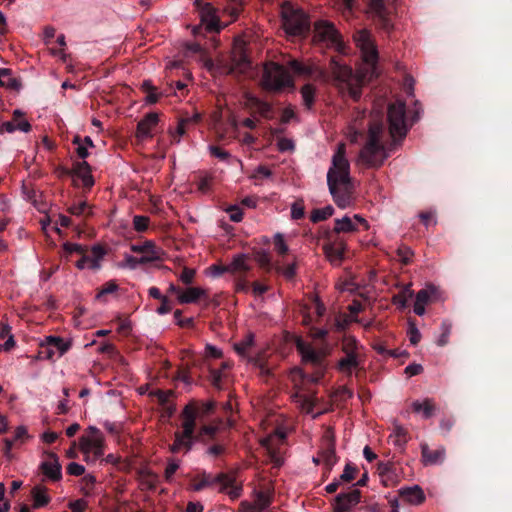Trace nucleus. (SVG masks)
I'll return each instance as SVG.
<instances>
[{
	"instance_id": "obj_1",
	"label": "nucleus",
	"mask_w": 512,
	"mask_h": 512,
	"mask_svg": "<svg viewBox=\"0 0 512 512\" xmlns=\"http://www.w3.org/2000/svg\"><path fill=\"white\" fill-rule=\"evenodd\" d=\"M353 39L363 64L354 74L347 65L332 59L329 66L330 74L327 73V75L328 81L332 80L342 92L346 91L353 99L357 100L361 95L363 83L377 75L378 49L371 33L366 29L357 31Z\"/></svg>"
},
{
	"instance_id": "obj_2",
	"label": "nucleus",
	"mask_w": 512,
	"mask_h": 512,
	"mask_svg": "<svg viewBox=\"0 0 512 512\" xmlns=\"http://www.w3.org/2000/svg\"><path fill=\"white\" fill-rule=\"evenodd\" d=\"M327 185L338 207L346 208L351 204L353 185L344 143L337 145V149L332 156L331 166L327 172Z\"/></svg>"
},
{
	"instance_id": "obj_3",
	"label": "nucleus",
	"mask_w": 512,
	"mask_h": 512,
	"mask_svg": "<svg viewBox=\"0 0 512 512\" xmlns=\"http://www.w3.org/2000/svg\"><path fill=\"white\" fill-rule=\"evenodd\" d=\"M295 346L301 356L302 363L310 365L313 369V373L306 374L300 368L294 369L292 373L310 383H318L323 378L328 368V362L326 359L328 350L325 348L316 349L312 344L304 341L300 337L296 338Z\"/></svg>"
},
{
	"instance_id": "obj_4",
	"label": "nucleus",
	"mask_w": 512,
	"mask_h": 512,
	"mask_svg": "<svg viewBox=\"0 0 512 512\" xmlns=\"http://www.w3.org/2000/svg\"><path fill=\"white\" fill-rule=\"evenodd\" d=\"M386 130L382 122L369 125L368 138L359 153V162L368 168H378L389 157L385 147Z\"/></svg>"
},
{
	"instance_id": "obj_5",
	"label": "nucleus",
	"mask_w": 512,
	"mask_h": 512,
	"mask_svg": "<svg viewBox=\"0 0 512 512\" xmlns=\"http://www.w3.org/2000/svg\"><path fill=\"white\" fill-rule=\"evenodd\" d=\"M205 66L209 71L219 74L246 73L251 67L250 60L246 55V42L241 37L234 40L229 66L215 65L210 59L205 62Z\"/></svg>"
},
{
	"instance_id": "obj_6",
	"label": "nucleus",
	"mask_w": 512,
	"mask_h": 512,
	"mask_svg": "<svg viewBox=\"0 0 512 512\" xmlns=\"http://www.w3.org/2000/svg\"><path fill=\"white\" fill-rule=\"evenodd\" d=\"M282 26L288 35L301 36L310 28L308 15L299 6L284 2L281 6Z\"/></svg>"
},
{
	"instance_id": "obj_7",
	"label": "nucleus",
	"mask_w": 512,
	"mask_h": 512,
	"mask_svg": "<svg viewBox=\"0 0 512 512\" xmlns=\"http://www.w3.org/2000/svg\"><path fill=\"white\" fill-rule=\"evenodd\" d=\"M388 131L389 135L396 144L398 140L405 138L408 132L406 121V105L402 101H396L388 106L387 111Z\"/></svg>"
},
{
	"instance_id": "obj_8",
	"label": "nucleus",
	"mask_w": 512,
	"mask_h": 512,
	"mask_svg": "<svg viewBox=\"0 0 512 512\" xmlns=\"http://www.w3.org/2000/svg\"><path fill=\"white\" fill-rule=\"evenodd\" d=\"M292 78L287 69L276 63L266 64L262 76V86L269 91H279L292 86Z\"/></svg>"
},
{
	"instance_id": "obj_9",
	"label": "nucleus",
	"mask_w": 512,
	"mask_h": 512,
	"mask_svg": "<svg viewBox=\"0 0 512 512\" xmlns=\"http://www.w3.org/2000/svg\"><path fill=\"white\" fill-rule=\"evenodd\" d=\"M105 439L103 433L95 426H89L86 434L79 440L80 450L88 459L90 454L93 460L99 459L104 455Z\"/></svg>"
},
{
	"instance_id": "obj_10",
	"label": "nucleus",
	"mask_w": 512,
	"mask_h": 512,
	"mask_svg": "<svg viewBox=\"0 0 512 512\" xmlns=\"http://www.w3.org/2000/svg\"><path fill=\"white\" fill-rule=\"evenodd\" d=\"M443 300L442 292L440 289L433 285L427 284L423 289L419 290L416 294L414 303V313L418 316L425 314V307L429 303Z\"/></svg>"
},
{
	"instance_id": "obj_11",
	"label": "nucleus",
	"mask_w": 512,
	"mask_h": 512,
	"mask_svg": "<svg viewBox=\"0 0 512 512\" xmlns=\"http://www.w3.org/2000/svg\"><path fill=\"white\" fill-rule=\"evenodd\" d=\"M195 4L199 9L201 26L208 32H219L221 26L217 10L208 3L202 4L199 0H195Z\"/></svg>"
},
{
	"instance_id": "obj_12",
	"label": "nucleus",
	"mask_w": 512,
	"mask_h": 512,
	"mask_svg": "<svg viewBox=\"0 0 512 512\" xmlns=\"http://www.w3.org/2000/svg\"><path fill=\"white\" fill-rule=\"evenodd\" d=\"M46 456L47 459L40 463L39 469L47 480L60 481L62 479V466L58 456L54 452H47Z\"/></svg>"
},
{
	"instance_id": "obj_13",
	"label": "nucleus",
	"mask_w": 512,
	"mask_h": 512,
	"mask_svg": "<svg viewBox=\"0 0 512 512\" xmlns=\"http://www.w3.org/2000/svg\"><path fill=\"white\" fill-rule=\"evenodd\" d=\"M315 39L327 44H337L339 42V34L334 25L328 21H317L314 25Z\"/></svg>"
},
{
	"instance_id": "obj_14",
	"label": "nucleus",
	"mask_w": 512,
	"mask_h": 512,
	"mask_svg": "<svg viewBox=\"0 0 512 512\" xmlns=\"http://www.w3.org/2000/svg\"><path fill=\"white\" fill-rule=\"evenodd\" d=\"M292 71L298 76L315 75V78L323 82H328L327 72L314 64H306L298 60H291L288 63Z\"/></svg>"
},
{
	"instance_id": "obj_15",
	"label": "nucleus",
	"mask_w": 512,
	"mask_h": 512,
	"mask_svg": "<svg viewBox=\"0 0 512 512\" xmlns=\"http://www.w3.org/2000/svg\"><path fill=\"white\" fill-rule=\"evenodd\" d=\"M80 255L81 258L76 262V267L78 269L82 270L89 268L96 270L100 268V261L104 257L105 251L100 245H95L92 247L90 255L85 254V252Z\"/></svg>"
},
{
	"instance_id": "obj_16",
	"label": "nucleus",
	"mask_w": 512,
	"mask_h": 512,
	"mask_svg": "<svg viewBox=\"0 0 512 512\" xmlns=\"http://www.w3.org/2000/svg\"><path fill=\"white\" fill-rule=\"evenodd\" d=\"M272 502V496L268 492L258 491L255 500L251 503L243 501L240 504L241 512H262L266 510Z\"/></svg>"
},
{
	"instance_id": "obj_17",
	"label": "nucleus",
	"mask_w": 512,
	"mask_h": 512,
	"mask_svg": "<svg viewBox=\"0 0 512 512\" xmlns=\"http://www.w3.org/2000/svg\"><path fill=\"white\" fill-rule=\"evenodd\" d=\"M346 249L347 246L343 239H336L323 246L327 259L336 266L340 265L343 261Z\"/></svg>"
},
{
	"instance_id": "obj_18",
	"label": "nucleus",
	"mask_w": 512,
	"mask_h": 512,
	"mask_svg": "<svg viewBox=\"0 0 512 512\" xmlns=\"http://www.w3.org/2000/svg\"><path fill=\"white\" fill-rule=\"evenodd\" d=\"M199 415L198 408L190 403L186 405L181 413L182 418V432L184 435H194V430L196 426V419Z\"/></svg>"
},
{
	"instance_id": "obj_19",
	"label": "nucleus",
	"mask_w": 512,
	"mask_h": 512,
	"mask_svg": "<svg viewBox=\"0 0 512 512\" xmlns=\"http://www.w3.org/2000/svg\"><path fill=\"white\" fill-rule=\"evenodd\" d=\"M422 462L424 465H437L443 463L446 457V449L443 446L431 450L427 443L420 445Z\"/></svg>"
},
{
	"instance_id": "obj_20",
	"label": "nucleus",
	"mask_w": 512,
	"mask_h": 512,
	"mask_svg": "<svg viewBox=\"0 0 512 512\" xmlns=\"http://www.w3.org/2000/svg\"><path fill=\"white\" fill-rule=\"evenodd\" d=\"M159 121L157 113H148L137 125L136 136L138 139H145L152 137V130L156 127Z\"/></svg>"
},
{
	"instance_id": "obj_21",
	"label": "nucleus",
	"mask_w": 512,
	"mask_h": 512,
	"mask_svg": "<svg viewBox=\"0 0 512 512\" xmlns=\"http://www.w3.org/2000/svg\"><path fill=\"white\" fill-rule=\"evenodd\" d=\"M361 493L358 489H352L348 493H341L335 498V505L349 512L360 502Z\"/></svg>"
},
{
	"instance_id": "obj_22",
	"label": "nucleus",
	"mask_w": 512,
	"mask_h": 512,
	"mask_svg": "<svg viewBox=\"0 0 512 512\" xmlns=\"http://www.w3.org/2000/svg\"><path fill=\"white\" fill-rule=\"evenodd\" d=\"M362 355H345L338 361L337 369L347 375L351 376L362 364Z\"/></svg>"
},
{
	"instance_id": "obj_23",
	"label": "nucleus",
	"mask_w": 512,
	"mask_h": 512,
	"mask_svg": "<svg viewBox=\"0 0 512 512\" xmlns=\"http://www.w3.org/2000/svg\"><path fill=\"white\" fill-rule=\"evenodd\" d=\"M207 297V291L201 287H189L182 290L177 297L180 304L196 303L199 299Z\"/></svg>"
},
{
	"instance_id": "obj_24",
	"label": "nucleus",
	"mask_w": 512,
	"mask_h": 512,
	"mask_svg": "<svg viewBox=\"0 0 512 512\" xmlns=\"http://www.w3.org/2000/svg\"><path fill=\"white\" fill-rule=\"evenodd\" d=\"M32 507L34 509L45 507L51 501L48 489L43 485H35L31 490Z\"/></svg>"
},
{
	"instance_id": "obj_25",
	"label": "nucleus",
	"mask_w": 512,
	"mask_h": 512,
	"mask_svg": "<svg viewBox=\"0 0 512 512\" xmlns=\"http://www.w3.org/2000/svg\"><path fill=\"white\" fill-rule=\"evenodd\" d=\"M73 175L81 179L85 187H91L94 184L90 166L85 160L74 164Z\"/></svg>"
},
{
	"instance_id": "obj_26",
	"label": "nucleus",
	"mask_w": 512,
	"mask_h": 512,
	"mask_svg": "<svg viewBox=\"0 0 512 512\" xmlns=\"http://www.w3.org/2000/svg\"><path fill=\"white\" fill-rule=\"evenodd\" d=\"M400 495L406 501L411 504L419 505L424 502L425 495L422 488L418 485H414L412 487H403L400 489Z\"/></svg>"
},
{
	"instance_id": "obj_27",
	"label": "nucleus",
	"mask_w": 512,
	"mask_h": 512,
	"mask_svg": "<svg viewBox=\"0 0 512 512\" xmlns=\"http://www.w3.org/2000/svg\"><path fill=\"white\" fill-rule=\"evenodd\" d=\"M194 444V435H184V432H176L174 443L170 446L172 453H178L182 449L190 451Z\"/></svg>"
},
{
	"instance_id": "obj_28",
	"label": "nucleus",
	"mask_w": 512,
	"mask_h": 512,
	"mask_svg": "<svg viewBox=\"0 0 512 512\" xmlns=\"http://www.w3.org/2000/svg\"><path fill=\"white\" fill-rule=\"evenodd\" d=\"M369 7L371 12L382 21V27L385 30H390L392 25L387 18L388 10L384 4V0H370Z\"/></svg>"
},
{
	"instance_id": "obj_29",
	"label": "nucleus",
	"mask_w": 512,
	"mask_h": 512,
	"mask_svg": "<svg viewBox=\"0 0 512 512\" xmlns=\"http://www.w3.org/2000/svg\"><path fill=\"white\" fill-rule=\"evenodd\" d=\"M326 442V447L320 452V458L327 467L331 468L337 462L335 442L331 435L326 436Z\"/></svg>"
},
{
	"instance_id": "obj_30",
	"label": "nucleus",
	"mask_w": 512,
	"mask_h": 512,
	"mask_svg": "<svg viewBox=\"0 0 512 512\" xmlns=\"http://www.w3.org/2000/svg\"><path fill=\"white\" fill-rule=\"evenodd\" d=\"M215 482H220L224 486H228L232 482V479L225 474H220L215 478H211L210 476H205L202 480H200L198 483H195L193 485V490L201 491L204 488L213 485Z\"/></svg>"
},
{
	"instance_id": "obj_31",
	"label": "nucleus",
	"mask_w": 512,
	"mask_h": 512,
	"mask_svg": "<svg viewBox=\"0 0 512 512\" xmlns=\"http://www.w3.org/2000/svg\"><path fill=\"white\" fill-rule=\"evenodd\" d=\"M1 130L7 133H13L17 130L28 133L31 130V125L27 120L13 119L11 121L3 122Z\"/></svg>"
},
{
	"instance_id": "obj_32",
	"label": "nucleus",
	"mask_w": 512,
	"mask_h": 512,
	"mask_svg": "<svg viewBox=\"0 0 512 512\" xmlns=\"http://www.w3.org/2000/svg\"><path fill=\"white\" fill-rule=\"evenodd\" d=\"M357 229V224L349 216L335 219L334 232L336 233H351L357 231Z\"/></svg>"
},
{
	"instance_id": "obj_33",
	"label": "nucleus",
	"mask_w": 512,
	"mask_h": 512,
	"mask_svg": "<svg viewBox=\"0 0 512 512\" xmlns=\"http://www.w3.org/2000/svg\"><path fill=\"white\" fill-rule=\"evenodd\" d=\"M43 346H49L53 348L58 353V356H62L63 354H65L70 347V345L67 342H65L62 338L57 336L46 337Z\"/></svg>"
},
{
	"instance_id": "obj_34",
	"label": "nucleus",
	"mask_w": 512,
	"mask_h": 512,
	"mask_svg": "<svg viewBox=\"0 0 512 512\" xmlns=\"http://www.w3.org/2000/svg\"><path fill=\"white\" fill-rule=\"evenodd\" d=\"M274 269L281 274L285 279L292 280L294 279L296 275V269H297V260L294 259L291 263L283 264L282 262L278 261L274 265Z\"/></svg>"
},
{
	"instance_id": "obj_35",
	"label": "nucleus",
	"mask_w": 512,
	"mask_h": 512,
	"mask_svg": "<svg viewBox=\"0 0 512 512\" xmlns=\"http://www.w3.org/2000/svg\"><path fill=\"white\" fill-rule=\"evenodd\" d=\"M255 336L253 333L247 334L241 341L234 344L235 351L243 358L249 359L247 351L254 345Z\"/></svg>"
},
{
	"instance_id": "obj_36",
	"label": "nucleus",
	"mask_w": 512,
	"mask_h": 512,
	"mask_svg": "<svg viewBox=\"0 0 512 512\" xmlns=\"http://www.w3.org/2000/svg\"><path fill=\"white\" fill-rule=\"evenodd\" d=\"M412 408L414 412L422 413L424 418H430L435 410L434 403L431 399H425L423 402L414 401Z\"/></svg>"
},
{
	"instance_id": "obj_37",
	"label": "nucleus",
	"mask_w": 512,
	"mask_h": 512,
	"mask_svg": "<svg viewBox=\"0 0 512 512\" xmlns=\"http://www.w3.org/2000/svg\"><path fill=\"white\" fill-rule=\"evenodd\" d=\"M250 267L247 263V256L245 254H237L233 257L232 261L228 264L229 273H236L239 271H247Z\"/></svg>"
},
{
	"instance_id": "obj_38",
	"label": "nucleus",
	"mask_w": 512,
	"mask_h": 512,
	"mask_svg": "<svg viewBox=\"0 0 512 512\" xmlns=\"http://www.w3.org/2000/svg\"><path fill=\"white\" fill-rule=\"evenodd\" d=\"M294 401L297 403L298 407L305 413L310 414L313 412V408L315 405L316 399L307 395H302L296 393L294 396Z\"/></svg>"
},
{
	"instance_id": "obj_39",
	"label": "nucleus",
	"mask_w": 512,
	"mask_h": 512,
	"mask_svg": "<svg viewBox=\"0 0 512 512\" xmlns=\"http://www.w3.org/2000/svg\"><path fill=\"white\" fill-rule=\"evenodd\" d=\"M154 261H155V256H154L153 252H150L149 256L148 255H142L140 257H134L132 255L125 256V264L130 269H135L139 265L154 262Z\"/></svg>"
},
{
	"instance_id": "obj_40",
	"label": "nucleus",
	"mask_w": 512,
	"mask_h": 512,
	"mask_svg": "<svg viewBox=\"0 0 512 512\" xmlns=\"http://www.w3.org/2000/svg\"><path fill=\"white\" fill-rule=\"evenodd\" d=\"M362 346L353 337H346L342 342V351L345 355H362Z\"/></svg>"
},
{
	"instance_id": "obj_41",
	"label": "nucleus",
	"mask_w": 512,
	"mask_h": 512,
	"mask_svg": "<svg viewBox=\"0 0 512 512\" xmlns=\"http://www.w3.org/2000/svg\"><path fill=\"white\" fill-rule=\"evenodd\" d=\"M131 250L135 253L141 254V256H149L150 252H153L155 256V261L160 258L158 250H156L154 243L151 241H146L144 244L141 245H132Z\"/></svg>"
},
{
	"instance_id": "obj_42",
	"label": "nucleus",
	"mask_w": 512,
	"mask_h": 512,
	"mask_svg": "<svg viewBox=\"0 0 512 512\" xmlns=\"http://www.w3.org/2000/svg\"><path fill=\"white\" fill-rule=\"evenodd\" d=\"M334 213V208L331 205L325 206L323 208L315 209L312 211L310 215V220L313 223H317L323 220H326Z\"/></svg>"
},
{
	"instance_id": "obj_43",
	"label": "nucleus",
	"mask_w": 512,
	"mask_h": 512,
	"mask_svg": "<svg viewBox=\"0 0 512 512\" xmlns=\"http://www.w3.org/2000/svg\"><path fill=\"white\" fill-rule=\"evenodd\" d=\"M301 95L304 105L310 109L314 102L315 87L311 84H306L301 88Z\"/></svg>"
},
{
	"instance_id": "obj_44",
	"label": "nucleus",
	"mask_w": 512,
	"mask_h": 512,
	"mask_svg": "<svg viewBox=\"0 0 512 512\" xmlns=\"http://www.w3.org/2000/svg\"><path fill=\"white\" fill-rule=\"evenodd\" d=\"M213 177L207 173H200L197 177L196 186L201 193H207L212 184Z\"/></svg>"
},
{
	"instance_id": "obj_45",
	"label": "nucleus",
	"mask_w": 512,
	"mask_h": 512,
	"mask_svg": "<svg viewBox=\"0 0 512 512\" xmlns=\"http://www.w3.org/2000/svg\"><path fill=\"white\" fill-rule=\"evenodd\" d=\"M0 87L16 88L18 83L16 79L11 77L9 69H0Z\"/></svg>"
},
{
	"instance_id": "obj_46",
	"label": "nucleus",
	"mask_w": 512,
	"mask_h": 512,
	"mask_svg": "<svg viewBox=\"0 0 512 512\" xmlns=\"http://www.w3.org/2000/svg\"><path fill=\"white\" fill-rule=\"evenodd\" d=\"M255 261L262 267L267 270L272 268L270 254L266 250H258L255 252Z\"/></svg>"
},
{
	"instance_id": "obj_47",
	"label": "nucleus",
	"mask_w": 512,
	"mask_h": 512,
	"mask_svg": "<svg viewBox=\"0 0 512 512\" xmlns=\"http://www.w3.org/2000/svg\"><path fill=\"white\" fill-rule=\"evenodd\" d=\"M451 330H452L451 323H449L448 321H443L441 324L442 333L437 341V344L439 346H444L448 343V340H449V337L451 334Z\"/></svg>"
},
{
	"instance_id": "obj_48",
	"label": "nucleus",
	"mask_w": 512,
	"mask_h": 512,
	"mask_svg": "<svg viewBox=\"0 0 512 512\" xmlns=\"http://www.w3.org/2000/svg\"><path fill=\"white\" fill-rule=\"evenodd\" d=\"M274 245L275 251L281 256L287 254L289 251L288 245L286 244L283 235L280 233L275 234Z\"/></svg>"
},
{
	"instance_id": "obj_49",
	"label": "nucleus",
	"mask_w": 512,
	"mask_h": 512,
	"mask_svg": "<svg viewBox=\"0 0 512 512\" xmlns=\"http://www.w3.org/2000/svg\"><path fill=\"white\" fill-rule=\"evenodd\" d=\"M190 120L191 119H181L175 131L171 132V135L175 139L176 143H179L180 137L185 134L187 127L190 125Z\"/></svg>"
},
{
	"instance_id": "obj_50",
	"label": "nucleus",
	"mask_w": 512,
	"mask_h": 512,
	"mask_svg": "<svg viewBox=\"0 0 512 512\" xmlns=\"http://www.w3.org/2000/svg\"><path fill=\"white\" fill-rule=\"evenodd\" d=\"M149 217L143 215H135L133 218V227L136 231L142 232L148 228Z\"/></svg>"
},
{
	"instance_id": "obj_51",
	"label": "nucleus",
	"mask_w": 512,
	"mask_h": 512,
	"mask_svg": "<svg viewBox=\"0 0 512 512\" xmlns=\"http://www.w3.org/2000/svg\"><path fill=\"white\" fill-rule=\"evenodd\" d=\"M179 466H180V463L178 460L173 459V458L168 460V464H167V466L165 468V472H164V476L167 481L170 482L172 480V478H173L175 472L177 471V469L179 468Z\"/></svg>"
},
{
	"instance_id": "obj_52",
	"label": "nucleus",
	"mask_w": 512,
	"mask_h": 512,
	"mask_svg": "<svg viewBox=\"0 0 512 512\" xmlns=\"http://www.w3.org/2000/svg\"><path fill=\"white\" fill-rule=\"evenodd\" d=\"M397 256L399 258V261H401L404 265H407L411 261V258L413 256V252L407 246H400L397 249Z\"/></svg>"
},
{
	"instance_id": "obj_53",
	"label": "nucleus",
	"mask_w": 512,
	"mask_h": 512,
	"mask_svg": "<svg viewBox=\"0 0 512 512\" xmlns=\"http://www.w3.org/2000/svg\"><path fill=\"white\" fill-rule=\"evenodd\" d=\"M357 473V468L351 464H346L343 473L340 475V481L350 482L352 481Z\"/></svg>"
},
{
	"instance_id": "obj_54",
	"label": "nucleus",
	"mask_w": 512,
	"mask_h": 512,
	"mask_svg": "<svg viewBox=\"0 0 512 512\" xmlns=\"http://www.w3.org/2000/svg\"><path fill=\"white\" fill-rule=\"evenodd\" d=\"M151 395L156 397L160 404L164 405L168 403L169 399L172 397L173 391L157 389L155 391H152Z\"/></svg>"
},
{
	"instance_id": "obj_55",
	"label": "nucleus",
	"mask_w": 512,
	"mask_h": 512,
	"mask_svg": "<svg viewBox=\"0 0 512 512\" xmlns=\"http://www.w3.org/2000/svg\"><path fill=\"white\" fill-rule=\"evenodd\" d=\"M69 212L73 215L80 216L90 212V208L87 202L83 201L78 204H74L69 208Z\"/></svg>"
},
{
	"instance_id": "obj_56",
	"label": "nucleus",
	"mask_w": 512,
	"mask_h": 512,
	"mask_svg": "<svg viewBox=\"0 0 512 512\" xmlns=\"http://www.w3.org/2000/svg\"><path fill=\"white\" fill-rule=\"evenodd\" d=\"M303 201H296L291 205V217L294 220L301 219L304 216Z\"/></svg>"
},
{
	"instance_id": "obj_57",
	"label": "nucleus",
	"mask_w": 512,
	"mask_h": 512,
	"mask_svg": "<svg viewBox=\"0 0 512 512\" xmlns=\"http://www.w3.org/2000/svg\"><path fill=\"white\" fill-rule=\"evenodd\" d=\"M195 273L196 271L192 268H188V267H184L180 276H179V280L186 284V285H189L193 282L194 280V277H195Z\"/></svg>"
},
{
	"instance_id": "obj_58",
	"label": "nucleus",
	"mask_w": 512,
	"mask_h": 512,
	"mask_svg": "<svg viewBox=\"0 0 512 512\" xmlns=\"http://www.w3.org/2000/svg\"><path fill=\"white\" fill-rule=\"evenodd\" d=\"M73 143L77 144L76 152H77V155L81 159L84 160L86 157H88V155H89L88 148L89 147L81 143V139L79 136L74 137Z\"/></svg>"
},
{
	"instance_id": "obj_59",
	"label": "nucleus",
	"mask_w": 512,
	"mask_h": 512,
	"mask_svg": "<svg viewBox=\"0 0 512 512\" xmlns=\"http://www.w3.org/2000/svg\"><path fill=\"white\" fill-rule=\"evenodd\" d=\"M63 248L65 250V252L71 254V253H77V254H83L84 252H86V247L80 245V244H77V243H70V242H67L63 245Z\"/></svg>"
},
{
	"instance_id": "obj_60",
	"label": "nucleus",
	"mask_w": 512,
	"mask_h": 512,
	"mask_svg": "<svg viewBox=\"0 0 512 512\" xmlns=\"http://www.w3.org/2000/svg\"><path fill=\"white\" fill-rule=\"evenodd\" d=\"M30 436L28 435L27 428L24 425H20L16 427L13 440L15 442L20 441L23 443L26 439H28Z\"/></svg>"
},
{
	"instance_id": "obj_61",
	"label": "nucleus",
	"mask_w": 512,
	"mask_h": 512,
	"mask_svg": "<svg viewBox=\"0 0 512 512\" xmlns=\"http://www.w3.org/2000/svg\"><path fill=\"white\" fill-rule=\"evenodd\" d=\"M85 472V467L76 462H71L67 466V473L73 476H81Z\"/></svg>"
},
{
	"instance_id": "obj_62",
	"label": "nucleus",
	"mask_w": 512,
	"mask_h": 512,
	"mask_svg": "<svg viewBox=\"0 0 512 512\" xmlns=\"http://www.w3.org/2000/svg\"><path fill=\"white\" fill-rule=\"evenodd\" d=\"M118 290V285L113 282V281H110L108 283H106L100 290L99 292L97 293L96 295V298H101L102 296L106 295V294H110V293H113L115 291Z\"/></svg>"
},
{
	"instance_id": "obj_63",
	"label": "nucleus",
	"mask_w": 512,
	"mask_h": 512,
	"mask_svg": "<svg viewBox=\"0 0 512 512\" xmlns=\"http://www.w3.org/2000/svg\"><path fill=\"white\" fill-rule=\"evenodd\" d=\"M229 213V218L233 222H240L243 219V212L237 206H231L227 209Z\"/></svg>"
},
{
	"instance_id": "obj_64",
	"label": "nucleus",
	"mask_w": 512,
	"mask_h": 512,
	"mask_svg": "<svg viewBox=\"0 0 512 512\" xmlns=\"http://www.w3.org/2000/svg\"><path fill=\"white\" fill-rule=\"evenodd\" d=\"M68 506L72 512H84L87 508V501L84 499H77L70 502Z\"/></svg>"
}]
</instances>
